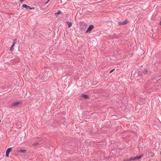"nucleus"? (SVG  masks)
<instances>
[{
    "label": "nucleus",
    "mask_w": 161,
    "mask_h": 161,
    "mask_svg": "<svg viewBox=\"0 0 161 161\" xmlns=\"http://www.w3.org/2000/svg\"><path fill=\"white\" fill-rule=\"evenodd\" d=\"M87 26V24L83 22L81 23L80 26V27L81 30L85 31L86 30Z\"/></svg>",
    "instance_id": "nucleus-1"
},
{
    "label": "nucleus",
    "mask_w": 161,
    "mask_h": 161,
    "mask_svg": "<svg viewBox=\"0 0 161 161\" xmlns=\"http://www.w3.org/2000/svg\"><path fill=\"white\" fill-rule=\"evenodd\" d=\"M94 26L93 25H91L87 28V30L86 31V33L89 34L91 32L92 30L94 28Z\"/></svg>",
    "instance_id": "nucleus-2"
},
{
    "label": "nucleus",
    "mask_w": 161,
    "mask_h": 161,
    "mask_svg": "<svg viewBox=\"0 0 161 161\" xmlns=\"http://www.w3.org/2000/svg\"><path fill=\"white\" fill-rule=\"evenodd\" d=\"M142 156V155H141L139 156H136L135 157L132 158H128L127 159V161H130L131 160H134L136 159H138L141 158Z\"/></svg>",
    "instance_id": "nucleus-3"
},
{
    "label": "nucleus",
    "mask_w": 161,
    "mask_h": 161,
    "mask_svg": "<svg viewBox=\"0 0 161 161\" xmlns=\"http://www.w3.org/2000/svg\"><path fill=\"white\" fill-rule=\"evenodd\" d=\"M128 21L127 20H125L124 21L122 22H118V25L119 26H122L126 24Z\"/></svg>",
    "instance_id": "nucleus-4"
},
{
    "label": "nucleus",
    "mask_w": 161,
    "mask_h": 161,
    "mask_svg": "<svg viewBox=\"0 0 161 161\" xmlns=\"http://www.w3.org/2000/svg\"><path fill=\"white\" fill-rule=\"evenodd\" d=\"M21 102H13L11 104V106H18V105L19 104H21Z\"/></svg>",
    "instance_id": "nucleus-5"
},
{
    "label": "nucleus",
    "mask_w": 161,
    "mask_h": 161,
    "mask_svg": "<svg viewBox=\"0 0 161 161\" xmlns=\"http://www.w3.org/2000/svg\"><path fill=\"white\" fill-rule=\"evenodd\" d=\"M22 7L23 8H25L26 9H28L30 8V6H28V5H27L26 4H23V5L22 6Z\"/></svg>",
    "instance_id": "nucleus-6"
},
{
    "label": "nucleus",
    "mask_w": 161,
    "mask_h": 161,
    "mask_svg": "<svg viewBox=\"0 0 161 161\" xmlns=\"http://www.w3.org/2000/svg\"><path fill=\"white\" fill-rule=\"evenodd\" d=\"M18 152L19 153H25L26 152V150H22L20 149L18 150Z\"/></svg>",
    "instance_id": "nucleus-7"
},
{
    "label": "nucleus",
    "mask_w": 161,
    "mask_h": 161,
    "mask_svg": "<svg viewBox=\"0 0 161 161\" xmlns=\"http://www.w3.org/2000/svg\"><path fill=\"white\" fill-rule=\"evenodd\" d=\"M81 97L85 98H89V96L88 95H85L84 94H83L81 95Z\"/></svg>",
    "instance_id": "nucleus-8"
},
{
    "label": "nucleus",
    "mask_w": 161,
    "mask_h": 161,
    "mask_svg": "<svg viewBox=\"0 0 161 161\" xmlns=\"http://www.w3.org/2000/svg\"><path fill=\"white\" fill-rule=\"evenodd\" d=\"M66 23L68 25V27H70L72 25V23L71 22L67 21Z\"/></svg>",
    "instance_id": "nucleus-9"
},
{
    "label": "nucleus",
    "mask_w": 161,
    "mask_h": 161,
    "mask_svg": "<svg viewBox=\"0 0 161 161\" xmlns=\"http://www.w3.org/2000/svg\"><path fill=\"white\" fill-rule=\"evenodd\" d=\"M12 149V148L11 147L9 148L7 150V151H6V152H7V153H9L11 151Z\"/></svg>",
    "instance_id": "nucleus-10"
},
{
    "label": "nucleus",
    "mask_w": 161,
    "mask_h": 161,
    "mask_svg": "<svg viewBox=\"0 0 161 161\" xmlns=\"http://www.w3.org/2000/svg\"><path fill=\"white\" fill-rule=\"evenodd\" d=\"M14 43H13L11 46L10 48V51H13L14 50Z\"/></svg>",
    "instance_id": "nucleus-11"
},
{
    "label": "nucleus",
    "mask_w": 161,
    "mask_h": 161,
    "mask_svg": "<svg viewBox=\"0 0 161 161\" xmlns=\"http://www.w3.org/2000/svg\"><path fill=\"white\" fill-rule=\"evenodd\" d=\"M60 14V10H59L57 13H55L54 15L57 16L58 15Z\"/></svg>",
    "instance_id": "nucleus-12"
},
{
    "label": "nucleus",
    "mask_w": 161,
    "mask_h": 161,
    "mask_svg": "<svg viewBox=\"0 0 161 161\" xmlns=\"http://www.w3.org/2000/svg\"><path fill=\"white\" fill-rule=\"evenodd\" d=\"M142 71L143 73H145L147 72V69H142Z\"/></svg>",
    "instance_id": "nucleus-13"
},
{
    "label": "nucleus",
    "mask_w": 161,
    "mask_h": 161,
    "mask_svg": "<svg viewBox=\"0 0 161 161\" xmlns=\"http://www.w3.org/2000/svg\"><path fill=\"white\" fill-rule=\"evenodd\" d=\"M17 41V38H15L14 40L13 41V43H14V44H15V43Z\"/></svg>",
    "instance_id": "nucleus-14"
},
{
    "label": "nucleus",
    "mask_w": 161,
    "mask_h": 161,
    "mask_svg": "<svg viewBox=\"0 0 161 161\" xmlns=\"http://www.w3.org/2000/svg\"><path fill=\"white\" fill-rule=\"evenodd\" d=\"M9 154V153H7V152H6V156L7 157H8Z\"/></svg>",
    "instance_id": "nucleus-15"
},
{
    "label": "nucleus",
    "mask_w": 161,
    "mask_h": 161,
    "mask_svg": "<svg viewBox=\"0 0 161 161\" xmlns=\"http://www.w3.org/2000/svg\"><path fill=\"white\" fill-rule=\"evenodd\" d=\"M38 142H36V143H35L33 144V145H34V146H36L37 145H38Z\"/></svg>",
    "instance_id": "nucleus-16"
},
{
    "label": "nucleus",
    "mask_w": 161,
    "mask_h": 161,
    "mask_svg": "<svg viewBox=\"0 0 161 161\" xmlns=\"http://www.w3.org/2000/svg\"><path fill=\"white\" fill-rule=\"evenodd\" d=\"M29 9H30V10H31L32 9H35V8H31L30 7V8H29Z\"/></svg>",
    "instance_id": "nucleus-17"
},
{
    "label": "nucleus",
    "mask_w": 161,
    "mask_h": 161,
    "mask_svg": "<svg viewBox=\"0 0 161 161\" xmlns=\"http://www.w3.org/2000/svg\"><path fill=\"white\" fill-rule=\"evenodd\" d=\"M115 70V69H113L111 70L110 72L109 73H111L112 72H113L114 70Z\"/></svg>",
    "instance_id": "nucleus-18"
},
{
    "label": "nucleus",
    "mask_w": 161,
    "mask_h": 161,
    "mask_svg": "<svg viewBox=\"0 0 161 161\" xmlns=\"http://www.w3.org/2000/svg\"><path fill=\"white\" fill-rule=\"evenodd\" d=\"M160 24L161 25V21L160 22Z\"/></svg>",
    "instance_id": "nucleus-19"
},
{
    "label": "nucleus",
    "mask_w": 161,
    "mask_h": 161,
    "mask_svg": "<svg viewBox=\"0 0 161 161\" xmlns=\"http://www.w3.org/2000/svg\"><path fill=\"white\" fill-rule=\"evenodd\" d=\"M1 122V120L0 119V123Z\"/></svg>",
    "instance_id": "nucleus-20"
},
{
    "label": "nucleus",
    "mask_w": 161,
    "mask_h": 161,
    "mask_svg": "<svg viewBox=\"0 0 161 161\" xmlns=\"http://www.w3.org/2000/svg\"><path fill=\"white\" fill-rule=\"evenodd\" d=\"M47 3V2H46V3Z\"/></svg>",
    "instance_id": "nucleus-21"
}]
</instances>
